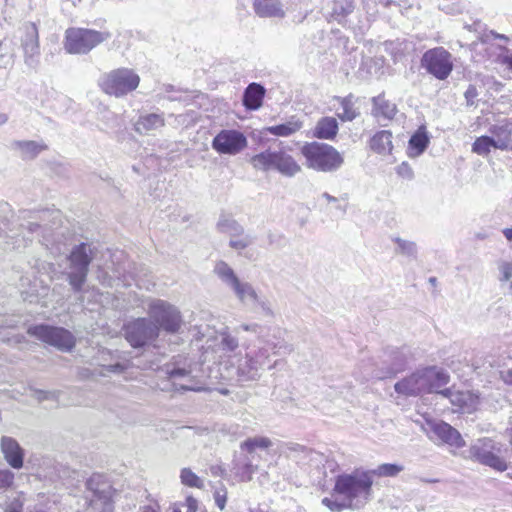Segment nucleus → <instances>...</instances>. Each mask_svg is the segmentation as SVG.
Instances as JSON below:
<instances>
[{
    "label": "nucleus",
    "instance_id": "1",
    "mask_svg": "<svg viewBox=\"0 0 512 512\" xmlns=\"http://www.w3.org/2000/svg\"><path fill=\"white\" fill-rule=\"evenodd\" d=\"M450 381L449 374L442 368L428 366L418 369L394 384L395 391L403 396H419L426 393H439L444 397H450L452 392L446 388Z\"/></svg>",
    "mask_w": 512,
    "mask_h": 512
},
{
    "label": "nucleus",
    "instance_id": "2",
    "mask_svg": "<svg viewBox=\"0 0 512 512\" xmlns=\"http://www.w3.org/2000/svg\"><path fill=\"white\" fill-rule=\"evenodd\" d=\"M372 486L371 472L355 469L337 475L333 491L348 502L349 509L359 510L372 499Z\"/></svg>",
    "mask_w": 512,
    "mask_h": 512
},
{
    "label": "nucleus",
    "instance_id": "3",
    "mask_svg": "<svg viewBox=\"0 0 512 512\" xmlns=\"http://www.w3.org/2000/svg\"><path fill=\"white\" fill-rule=\"evenodd\" d=\"M250 163L256 170L263 172L277 171L286 177H294L301 171V166L297 161L282 148H268L252 156Z\"/></svg>",
    "mask_w": 512,
    "mask_h": 512
},
{
    "label": "nucleus",
    "instance_id": "4",
    "mask_svg": "<svg viewBox=\"0 0 512 512\" xmlns=\"http://www.w3.org/2000/svg\"><path fill=\"white\" fill-rule=\"evenodd\" d=\"M306 165L320 172L337 171L344 163L342 155L331 145L319 142L306 143L301 148Z\"/></svg>",
    "mask_w": 512,
    "mask_h": 512
},
{
    "label": "nucleus",
    "instance_id": "5",
    "mask_svg": "<svg viewBox=\"0 0 512 512\" xmlns=\"http://www.w3.org/2000/svg\"><path fill=\"white\" fill-rule=\"evenodd\" d=\"M148 314L152 323L166 334L177 335L183 332L184 321L180 310L164 300H154L148 306Z\"/></svg>",
    "mask_w": 512,
    "mask_h": 512
},
{
    "label": "nucleus",
    "instance_id": "6",
    "mask_svg": "<svg viewBox=\"0 0 512 512\" xmlns=\"http://www.w3.org/2000/svg\"><path fill=\"white\" fill-rule=\"evenodd\" d=\"M93 259V248L88 243L75 245L69 256V268L67 281L75 293L83 290L89 273V265Z\"/></svg>",
    "mask_w": 512,
    "mask_h": 512
},
{
    "label": "nucleus",
    "instance_id": "7",
    "mask_svg": "<svg viewBox=\"0 0 512 512\" xmlns=\"http://www.w3.org/2000/svg\"><path fill=\"white\" fill-rule=\"evenodd\" d=\"M135 277L133 264L126 258L123 251L111 254L110 263L99 266L97 270V279L106 287H112L115 281H121L123 285L130 286V280Z\"/></svg>",
    "mask_w": 512,
    "mask_h": 512
},
{
    "label": "nucleus",
    "instance_id": "8",
    "mask_svg": "<svg viewBox=\"0 0 512 512\" xmlns=\"http://www.w3.org/2000/svg\"><path fill=\"white\" fill-rule=\"evenodd\" d=\"M111 36L109 31L73 27L65 32L64 47L70 54H87L97 45L110 39Z\"/></svg>",
    "mask_w": 512,
    "mask_h": 512
},
{
    "label": "nucleus",
    "instance_id": "9",
    "mask_svg": "<svg viewBox=\"0 0 512 512\" xmlns=\"http://www.w3.org/2000/svg\"><path fill=\"white\" fill-rule=\"evenodd\" d=\"M139 83L140 77L133 70L118 68L104 74L99 85L106 94L121 97L134 91Z\"/></svg>",
    "mask_w": 512,
    "mask_h": 512
},
{
    "label": "nucleus",
    "instance_id": "10",
    "mask_svg": "<svg viewBox=\"0 0 512 512\" xmlns=\"http://www.w3.org/2000/svg\"><path fill=\"white\" fill-rule=\"evenodd\" d=\"M470 456L483 465L498 471H505L507 463L502 457V445L491 438H481L469 449Z\"/></svg>",
    "mask_w": 512,
    "mask_h": 512
},
{
    "label": "nucleus",
    "instance_id": "11",
    "mask_svg": "<svg viewBox=\"0 0 512 512\" xmlns=\"http://www.w3.org/2000/svg\"><path fill=\"white\" fill-rule=\"evenodd\" d=\"M214 273L230 289L243 304H255L258 295L253 286L248 282H242L234 270L225 262L218 261L214 267Z\"/></svg>",
    "mask_w": 512,
    "mask_h": 512
},
{
    "label": "nucleus",
    "instance_id": "12",
    "mask_svg": "<svg viewBox=\"0 0 512 512\" xmlns=\"http://www.w3.org/2000/svg\"><path fill=\"white\" fill-rule=\"evenodd\" d=\"M27 333L61 351H70L75 346L73 334L62 327L47 324L33 325L28 328Z\"/></svg>",
    "mask_w": 512,
    "mask_h": 512
},
{
    "label": "nucleus",
    "instance_id": "13",
    "mask_svg": "<svg viewBox=\"0 0 512 512\" xmlns=\"http://www.w3.org/2000/svg\"><path fill=\"white\" fill-rule=\"evenodd\" d=\"M124 336L133 348H143L158 338L157 328L150 318L140 317L123 327Z\"/></svg>",
    "mask_w": 512,
    "mask_h": 512
},
{
    "label": "nucleus",
    "instance_id": "14",
    "mask_svg": "<svg viewBox=\"0 0 512 512\" xmlns=\"http://www.w3.org/2000/svg\"><path fill=\"white\" fill-rule=\"evenodd\" d=\"M422 67L438 80H445L453 70L452 55L443 47L427 50L421 59Z\"/></svg>",
    "mask_w": 512,
    "mask_h": 512
},
{
    "label": "nucleus",
    "instance_id": "15",
    "mask_svg": "<svg viewBox=\"0 0 512 512\" xmlns=\"http://www.w3.org/2000/svg\"><path fill=\"white\" fill-rule=\"evenodd\" d=\"M193 365L190 359L182 356L176 357L172 363L166 365L165 373L176 390H195Z\"/></svg>",
    "mask_w": 512,
    "mask_h": 512
},
{
    "label": "nucleus",
    "instance_id": "16",
    "mask_svg": "<svg viewBox=\"0 0 512 512\" xmlns=\"http://www.w3.org/2000/svg\"><path fill=\"white\" fill-rule=\"evenodd\" d=\"M246 146L245 135L234 129H223L212 140V148L220 154L236 155Z\"/></svg>",
    "mask_w": 512,
    "mask_h": 512
},
{
    "label": "nucleus",
    "instance_id": "17",
    "mask_svg": "<svg viewBox=\"0 0 512 512\" xmlns=\"http://www.w3.org/2000/svg\"><path fill=\"white\" fill-rule=\"evenodd\" d=\"M21 46L24 52L25 64L31 68H36L39 64L40 46L38 29L35 24L27 23L23 26Z\"/></svg>",
    "mask_w": 512,
    "mask_h": 512
},
{
    "label": "nucleus",
    "instance_id": "18",
    "mask_svg": "<svg viewBox=\"0 0 512 512\" xmlns=\"http://www.w3.org/2000/svg\"><path fill=\"white\" fill-rule=\"evenodd\" d=\"M264 368V360L255 359L247 353L244 358L238 360V365L232 368L227 377L236 381H252L260 377V371Z\"/></svg>",
    "mask_w": 512,
    "mask_h": 512
},
{
    "label": "nucleus",
    "instance_id": "19",
    "mask_svg": "<svg viewBox=\"0 0 512 512\" xmlns=\"http://www.w3.org/2000/svg\"><path fill=\"white\" fill-rule=\"evenodd\" d=\"M429 438L432 440H439L442 443L448 444L455 448H461L465 445L461 434L450 424L444 421H429Z\"/></svg>",
    "mask_w": 512,
    "mask_h": 512
},
{
    "label": "nucleus",
    "instance_id": "20",
    "mask_svg": "<svg viewBox=\"0 0 512 512\" xmlns=\"http://www.w3.org/2000/svg\"><path fill=\"white\" fill-rule=\"evenodd\" d=\"M407 364L406 354L398 349L392 348L384 352L381 367L376 371L375 377L384 379L392 377L401 372Z\"/></svg>",
    "mask_w": 512,
    "mask_h": 512
},
{
    "label": "nucleus",
    "instance_id": "21",
    "mask_svg": "<svg viewBox=\"0 0 512 512\" xmlns=\"http://www.w3.org/2000/svg\"><path fill=\"white\" fill-rule=\"evenodd\" d=\"M282 334H284L283 330L280 328H275L273 330V338L275 341L270 339H263L262 343L264 345L260 347L258 351L252 356L258 360H264L265 366L269 359V349L273 350V354H290L294 350L293 345L284 341V339H282Z\"/></svg>",
    "mask_w": 512,
    "mask_h": 512
},
{
    "label": "nucleus",
    "instance_id": "22",
    "mask_svg": "<svg viewBox=\"0 0 512 512\" xmlns=\"http://www.w3.org/2000/svg\"><path fill=\"white\" fill-rule=\"evenodd\" d=\"M207 344L208 349L211 348L214 352L220 353L221 358L234 352L239 346V341L230 333L227 326H223L215 336L208 338Z\"/></svg>",
    "mask_w": 512,
    "mask_h": 512
},
{
    "label": "nucleus",
    "instance_id": "23",
    "mask_svg": "<svg viewBox=\"0 0 512 512\" xmlns=\"http://www.w3.org/2000/svg\"><path fill=\"white\" fill-rule=\"evenodd\" d=\"M87 489L92 492L90 507L98 508V502L110 500L112 496V486L101 474H93L86 482Z\"/></svg>",
    "mask_w": 512,
    "mask_h": 512
},
{
    "label": "nucleus",
    "instance_id": "24",
    "mask_svg": "<svg viewBox=\"0 0 512 512\" xmlns=\"http://www.w3.org/2000/svg\"><path fill=\"white\" fill-rule=\"evenodd\" d=\"M47 214V212H21L20 218L29 219V221L26 224H21V227L26 231V233H23V237L32 240L34 234H42L43 241H49V233L47 227L38 223V220H44Z\"/></svg>",
    "mask_w": 512,
    "mask_h": 512
},
{
    "label": "nucleus",
    "instance_id": "25",
    "mask_svg": "<svg viewBox=\"0 0 512 512\" xmlns=\"http://www.w3.org/2000/svg\"><path fill=\"white\" fill-rule=\"evenodd\" d=\"M1 452L6 462L14 469H20L24 464V449L12 437L3 436L0 442Z\"/></svg>",
    "mask_w": 512,
    "mask_h": 512
},
{
    "label": "nucleus",
    "instance_id": "26",
    "mask_svg": "<svg viewBox=\"0 0 512 512\" xmlns=\"http://www.w3.org/2000/svg\"><path fill=\"white\" fill-rule=\"evenodd\" d=\"M101 371L102 376L109 374H122L129 368V361L121 362L120 354L116 351L113 353L110 350H102L100 352Z\"/></svg>",
    "mask_w": 512,
    "mask_h": 512
},
{
    "label": "nucleus",
    "instance_id": "27",
    "mask_svg": "<svg viewBox=\"0 0 512 512\" xmlns=\"http://www.w3.org/2000/svg\"><path fill=\"white\" fill-rule=\"evenodd\" d=\"M254 456L244 455L233 461L232 472L239 482H249L253 474L258 470V465L253 463Z\"/></svg>",
    "mask_w": 512,
    "mask_h": 512
},
{
    "label": "nucleus",
    "instance_id": "28",
    "mask_svg": "<svg viewBox=\"0 0 512 512\" xmlns=\"http://www.w3.org/2000/svg\"><path fill=\"white\" fill-rule=\"evenodd\" d=\"M489 132L494 137V148L508 150L512 142V127L508 122L495 124L489 128Z\"/></svg>",
    "mask_w": 512,
    "mask_h": 512
},
{
    "label": "nucleus",
    "instance_id": "29",
    "mask_svg": "<svg viewBox=\"0 0 512 512\" xmlns=\"http://www.w3.org/2000/svg\"><path fill=\"white\" fill-rule=\"evenodd\" d=\"M265 88L258 83L249 84L243 93V105L248 110H257L262 106Z\"/></svg>",
    "mask_w": 512,
    "mask_h": 512
},
{
    "label": "nucleus",
    "instance_id": "30",
    "mask_svg": "<svg viewBox=\"0 0 512 512\" xmlns=\"http://www.w3.org/2000/svg\"><path fill=\"white\" fill-rule=\"evenodd\" d=\"M255 13L262 18L284 17L285 13L279 0H254Z\"/></svg>",
    "mask_w": 512,
    "mask_h": 512
},
{
    "label": "nucleus",
    "instance_id": "31",
    "mask_svg": "<svg viewBox=\"0 0 512 512\" xmlns=\"http://www.w3.org/2000/svg\"><path fill=\"white\" fill-rule=\"evenodd\" d=\"M216 229L219 233L229 235V237H239L244 232V227L230 214L221 213L216 223Z\"/></svg>",
    "mask_w": 512,
    "mask_h": 512
},
{
    "label": "nucleus",
    "instance_id": "32",
    "mask_svg": "<svg viewBox=\"0 0 512 512\" xmlns=\"http://www.w3.org/2000/svg\"><path fill=\"white\" fill-rule=\"evenodd\" d=\"M392 137L388 130L376 132L369 142L371 150L380 155L390 154L393 149Z\"/></svg>",
    "mask_w": 512,
    "mask_h": 512
},
{
    "label": "nucleus",
    "instance_id": "33",
    "mask_svg": "<svg viewBox=\"0 0 512 512\" xmlns=\"http://www.w3.org/2000/svg\"><path fill=\"white\" fill-rule=\"evenodd\" d=\"M165 124L161 114L149 113L141 115L135 123V130L140 134H148Z\"/></svg>",
    "mask_w": 512,
    "mask_h": 512
},
{
    "label": "nucleus",
    "instance_id": "34",
    "mask_svg": "<svg viewBox=\"0 0 512 512\" xmlns=\"http://www.w3.org/2000/svg\"><path fill=\"white\" fill-rule=\"evenodd\" d=\"M339 130L337 119L334 117L321 118L315 127L314 135L319 139L332 140Z\"/></svg>",
    "mask_w": 512,
    "mask_h": 512
},
{
    "label": "nucleus",
    "instance_id": "35",
    "mask_svg": "<svg viewBox=\"0 0 512 512\" xmlns=\"http://www.w3.org/2000/svg\"><path fill=\"white\" fill-rule=\"evenodd\" d=\"M12 148L19 150L23 159H33L39 155L42 151L47 149L44 143L25 140V141H14Z\"/></svg>",
    "mask_w": 512,
    "mask_h": 512
},
{
    "label": "nucleus",
    "instance_id": "36",
    "mask_svg": "<svg viewBox=\"0 0 512 512\" xmlns=\"http://www.w3.org/2000/svg\"><path fill=\"white\" fill-rule=\"evenodd\" d=\"M373 109L372 114L375 117L382 116L385 119H392L396 112V105L384 98L382 95H378L372 98Z\"/></svg>",
    "mask_w": 512,
    "mask_h": 512
},
{
    "label": "nucleus",
    "instance_id": "37",
    "mask_svg": "<svg viewBox=\"0 0 512 512\" xmlns=\"http://www.w3.org/2000/svg\"><path fill=\"white\" fill-rule=\"evenodd\" d=\"M354 10L353 0H332L331 18L344 25L346 17Z\"/></svg>",
    "mask_w": 512,
    "mask_h": 512
},
{
    "label": "nucleus",
    "instance_id": "38",
    "mask_svg": "<svg viewBox=\"0 0 512 512\" xmlns=\"http://www.w3.org/2000/svg\"><path fill=\"white\" fill-rule=\"evenodd\" d=\"M272 444V441L268 437H250L241 442L240 449L246 452L247 455L255 457L257 449L267 450L272 446Z\"/></svg>",
    "mask_w": 512,
    "mask_h": 512
},
{
    "label": "nucleus",
    "instance_id": "39",
    "mask_svg": "<svg viewBox=\"0 0 512 512\" xmlns=\"http://www.w3.org/2000/svg\"><path fill=\"white\" fill-rule=\"evenodd\" d=\"M302 126L303 123L300 120L296 119L295 117H292L286 123H282L275 126H269L265 130L271 135L287 137L299 131L302 128Z\"/></svg>",
    "mask_w": 512,
    "mask_h": 512
},
{
    "label": "nucleus",
    "instance_id": "40",
    "mask_svg": "<svg viewBox=\"0 0 512 512\" xmlns=\"http://www.w3.org/2000/svg\"><path fill=\"white\" fill-rule=\"evenodd\" d=\"M336 100L339 101L342 112L337 113V116L343 121H353L356 119L360 113L354 107V96L353 94H349L345 97H336Z\"/></svg>",
    "mask_w": 512,
    "mask_h": 512
},
{
    "label": "nucleus",
    "instance_id": "41",
    "mask_svg": "<svg viewBox=\"0 0 512 512\" xmlns=\"http://www.w3.org/2000/svg\"><path fill=\"white\" fill-rule=\"evenodd\" d=\"M393 241L397 244V248L395 249L396 253H399L411 259L417 258L418 249L415 242L408 241L400 237H395Z\"/></svg>",
    "mask_w": 512,
    "mask_h": 512
},
{
    "label": "nucleus",
    "instance_id": "42",
    "mask_svg": "<svg viewBox=\"0 0 512 512\" xmlns=\"http://www.w3.org/2000/svg\"><path fill=\"white\" fill-rule=\"evenodd\" d=\"M428 143L429 138L427 133L421 130L414 133L409 140L410 148L415 150L417 155L422 154L426 150Z\"/></svg>",
    "mask_w": 512,
    "mask_h": 512
},
{
    "label": "nucleus",
    "instance_id": "43",
    "mask_svg": "<svg viewBox=\"0 0 512 512\" xmlns=\"http://www.w3.org/2000/svg\"><path fill=\"white\" fill-rule=\"evenodd\" d=\"M491 148H494V137L487 135L476 138L472 145V151L482 156L488 155Z\"/></svg>",
    "mask_w": 512,
    "mask_h": 512
},
{
    "label": "nucleus",
    "instance_id": "44",
    "mask_svg": "<svg viewBox=\"0 0 512 512\" xmlns=\"http://www.w3.org/2000/svg\"><path fill=\"white\" fill-rule=\"evenodd\" d=\"M371 472V477L373 478L374 475L380 476V477H394L398 475L401 471H403V466L398 464H391V463H385L379 465L377 468L373 470H368Z\"/></svg>",
    "mask_w": 512,
    "mask_h": 512
},
{
    "label": "nucleus",
    "instance_id": "45",
    "mask_svg": "<svg viewBox=\"0 0 512 512\" xmlns=\"http://www.w3.org/2000/svg\"><path fill=\"white\" fill-rule=\"evenodd\" d=\"M286 453L290 458H295L297 460H304L309 456L311 450L303 445L298 443H288L286 445Z\"/></svg>",
    "mask_w": 512,
    "mask_h": 512
},
{
    "label": "nucleus",
    "instance_id": "46",
    "mask_svg": "<svg viewBox=\"0 0 512 512\" xmlns=\"http://www.w3.org/2000/svg\"><path fill=\"white\" fill-rule=\"evenodd\" d=\"M254 243V237L245 231L239 237H230L229 247L236 251H242Z\"/></svg>",
    "mask_w": 512,
    "mask_h": 512
},
{
    "label": "nucleus",
    "instance_id": "47",
    "mask_svg": "<svg viewBox=\"0 0 512 512\" xmlns=\"http://www.w3.org/2000/svg\"><path fill=\"white\" fill-rule=\"evenodd\" d=\"M180 479L182 484L186 486L203 488V481L190 468H183L181 470Z\"/></svg>",
    "mask_w": 512,
    "mask_h": 512
},
{
    "label": "nucleus",
    "instance_id": "48",
    "mask_svg": "<svg viewBox=\"0 0 512 512\" xmlns=\"http://www.w3.org/2000/svg\"><path fill=\"white\" fill-rule=\"evenodd\" d=\"M32 397L36 399L38 402H43L45 400H53L57 401L61 394L58 390H41L32 388Z\"/></svg>",
    "mask_w": 512,
    "mask_h": 512
},
{
    "label": "nucleus",
    "instance_id": "49",
    "mask_svg": "<svg viewBox=\"0 0 512 512\" xmlns=\"http://www.w3.org/2000/svg\"><path fill=\"white\" fill-rule=\"evenodd\" d=\"M198 509V501L188 496L184 503L176 504L173 508V512H196Z\"/></svg>",
    "mask_w": 512,
    "mask_h": 512
},
{
    "label": "nucleus",
    "instance_id": "50",
    "mask_svg": "<svg viewBox=\"0 0 512 512\" xmlns=\"http://www.w3.org/2000/svg\"><path fill=\"white\" fill-rule=\"evenodd\" d=\"M15 475L9 469H0V491H6L12 487Z\"/></svg>",
    "mask_w": 512,
    "mask_h": 512
},
{
    "label": "nucleus",
    "instance_id": "51",
    "mask_svg": "<svg viewBox=\"0 0 512 512\" xmlns=\"http://www.w3.org/2000/svg\"><path fill=\"white\" fill-rule=\"evenodd\" d=\"M322 504L332 512H341L349 509L348 502L342 498V501L332 500L328 497L322 499Z\"/></svg>",
    "mask_w": 512,
    "mask_h": 512
},
{
    "label": "nucleus",
    "instance_id": "52",
    "mask_svg": "<svg viewBox=\"0 0 512 512\" xmlns=\"http://www.w3.org/2000/svg\"><path fill=\"white\" fill-rule=\"evenodd\" d=\"M501 53L497 56V62L505 65L512 71V51L505 46H499Z\"/></svg>",
    "mask_w": 512,
    "mask_h": 512
},
{
    "label": "nucleus",
    "instance_id": "53",
    "mask_svg": "<svg viewBox=\"0 0 512 512\" xmlns=\"http://www.w3.org/2000/svg\"><path fill=\"white\" fill-rule=\"evenodd\" d=\"M214 500L215 504L220 510H223L225 508L227 501V491L223 485L220 489H217L214 492Z\"/></svg>",
    "mask_w": 512,
    "mask_h": 512
},
{
    "label": "nucleus",
    "instance_id": "54",
    "mask_svg": "<svg viewBox=\"0 0 512 512\" xmlns=\"http://www.w3.org/2000/svg\"><path fill=\"white\" fill-rule=\"evenodd\" d=\"M4 512H23V501L19 497L12 499L6 504Z\"/></svg>",
    "mask_w": 512,
    "mask_h": 512
},
{
    "label": "nucleus",
    "instance_id": "55",
    "mask_svg": "<svg viewBox=\"0 0 512 512\" xmlns=\"http://www.w3.org/2000/svg\"><path fill=\"white\" fill-rule=\"evenodd\" d=\"M500 281H509L512 278V262H502L499 265Z\"/></svg>",
    "mask_w": 512,
    "mask_h": 512
},
{
    "label": "nucleus",
    "instance_id": "56",
    "mask_svg": "<svg viewBox=\"0 0 512 512\" xmlns=\"http://www.w3.org/2000/svg\"><path fill=\"white\" fill-rule=\"evenodd\" d=\"M397 174L405 179H412L414 176L413 170L407 162H402L397 167Z\"/></svg>",
    "mask_w": 512,
    "mask_h": 512
},
{
    "label": "nucleus",
    "instance_id": "57",
    "mask_svg": "<svg viewBox=\"0 0 512 512\" xmlns=\"http://www.w3.org/2000/svg\"><path fill=\"white\" fill-rule=\"evenodd\" d=\"M478 96L477 88L474 85H469L464 93L467 106L474 105V100Z\"/></svg>",
    "mask_w": 512,
    "mask_h": 512
},
{
    "label": "nucleus",
    "instance_id": "58",
    "mask_svg": "<svg viewBox=\"0 0 512 512\" xmlns=\"http://www.w3.org/2000/svg\"><path fill=\"white\" fill-rule=\"evenodd\" d=\"M490 36H492L495 39H500V40H504V41H508L509 40V38L506 35L497 33V32H495L493 30L489 31V33H487V34L482 35L479 38V40L482 43H487L489 41V37Z\"/></svg>",
    "mask_w": 512,
    "mask_h": 512
},
{
    "label": "nucleus",
    "instance_id": "59",
    "mask_svg": "<svg viewBox=\"0 0 512 512\" xmlns=\"http://www.w3.org/2000/svg\"><path fill=\"white\" fill-rule=\"evenodd\" d=\"M285 238L282 234L269 233L268 234V242L269 245H276L277 247H281Z\"/></svg>",
    "mask_w": 512,
    "mask_h": 512
},
{
    "label": "nucleus",
    "instance_id": "60",
    "mask_svg": "<svg viewBox=\"0 0 512 512\" xmlns=\"http://www.w3.org/2000/svg\"><path fill=\"white\" fill-rule=\"evenodd\" d=\"M255 304H258L260 306V308L265 316H273V311L270 307L269 302L258 298V301H256Z\"/></svg>",
    "mask_w": 512,
    "mask_h": 512
},
{
    "label": "nucleus",
    "instance_id": "61",
    "mask_svg": "<svg viewBox=\"0 0 512 512\" xmlns=\"http://www.w3.org/2000/svg\"><path fill=\"white\" fill-rule=\"evenodd\" d=\"M237 329H242L244 331H250L253 333H261V326L253 323V324H242Z\"/></svg>",
    "mask_w": 512,
    "mask_h": 512
},
{
    "label": "nucleus",
    "instance_id": "62",
    "mask_svg": "<svg viewBox=\"0 0 512 512\" xmlns=\"http://www.w3.org/2000/svg\"><path fill=\"white\" fill-rule=\"evenodd\" d=\"M501 379L508 385H512V369L500 372Z\"/></svg>",
    "mask_w": 512,
    "mask_h": 512
},
{
    "label": "nucleus",
    "instance_id": "63",
    "mask_svg": "<svg viewBox=\"0 0 512 512\" xmlns=\"http://www.w3.org/2000/svg\"><path fill=\"white\" fill-rule=\"evenodd\" d=\"M7 43L0 40V58H4L7 55Z\"/></svg>",
    "mask_w": 512,
    "mask_h": 512
},
{
    "label": "nucleus",
    "instance_id": "64",
    "mask_svg": "<svg viewBox=\"0 0 512 512\" xmlns=\"http://www.w3.org/2000/svg\"><path fill=\"white\" fill-rule=\"evenodd\" d=\"M503 234L508 241H512V228H505Z\"/></svg>",
    "mask_w": 512,
    "mask_h": 512
}]
</instances>
